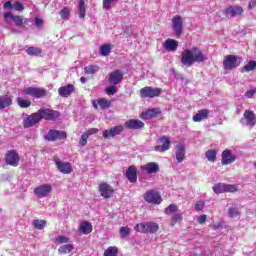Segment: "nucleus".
<instances>
[{
  "instance_id": "obj_5",
  "label": "nucleus",
  "mask_w": 256,
  "mask_h": 256,
  "mask_svg": "<svg viewBox=\"0 0 256 256\" xmlns=\"http://www.w3.org/2000/svg\"><path fill=\"white\" fill-rule=\"evenodd\" d=\"M241 65V58H237L235 55H228L224 58L223 67L226 71L237 69Z\"/></svg>"
},
{
  "instance_id": "obj_50",
  "label": "nucleus",
  "mask_w": 256,
  "mask_h": 256,
  "mask_svg": "<svg viewBox=\"0 0 256 256\" xmlns=\"http://www.w3.org/2000/svg\"><path fill=\"white\" fill-rule=\"evenodd\" d=\"M228 215L231 217V219H234V217L239 215V210L237 208H230L228 209Z\"/></svg>"
},
{
  "instance_id": "obj_47",
  "label": "nucleus",
  "mask_w": 256,
  "mask_h": 256,
  "mask_svg": "<svg viewBox=\"0 0 256 256\" xmlns=\"http://www.w3.org/2000/svg\"><path fill=\"white\" fill-rule=\"evenodd\" d=\"M27 55H41V49L35 47H29L26 50Z\"/></svg>"
},
{
  "instance_id": "obj_13",
  "label": "nucleus",
  "mask_w": 256,
  "mask_h": 256,
  "mask_svg": "<svg viewBox=\"0 0 256 256\" xmlns=\"http://www.w3.org/2000/svg\"><path fill=\"white\" fill-rule=\"evenodd\" d=\"M46 141H57L59 139H67V133L59 130H49L47 135L44 136Z\"/></svg>"
},
{
  "instance_id": "obj_19",
  "label": "nucleus",
  "mask_w": 256,
  "mask_h": 256,
  "mask_svg": "<svg viewBox=\"0 0 256 256\" xmlns=\"http://www.w3.org/2000/svg\"><path fill=\"white\" fill-rule=\"evenodd\" d=\"M161 115V109L159 108H152L148 109L145 112H142L140 117L141 119H155V117H159Z\"/></svg>"
},
{
  "instance_id": "obj_12",
  "label": "nucleus",
  "mask_w": 256,
  "mask_h": 256,
  "mask_svg": "<svg viewBox=\"0 0 256 256\" xmlns=\"http://www.w3.org/2000/svg\"><path fill=\"white\" fill-rule=\"evenodd\" d=\"M41 121V116L38 113H33L30 116L24 118L23 120V127L25 129H29L30 127H34V125H37Z\"/></svg>"
},
{
  "instance_id": "obj_30",
  "label": "nucleus",
  "mask_w": 256,
  "mask_h": 256,
  "mask_svg": "<svg viewBox=\"0 0 256 256\" xmlns=\"http://www.w3.org/2000/svg\"><path fill=\"white\" fill-rule=\"evenodd\" d=\"M225 13L230 17H237V15H241V13H243V8L239 6H230L226 8Z\"/></svg>"
},
{
  "instance_id": "obj_48",
  "label": "nucleus",
  "mask_w": 256,
  "mask_h": 256,
  "mask_svg": "<svg viewBox=\"0 0 256 256\" xmlns=\"http://www.w3.org/2000/svg\"><path fill=\"white\" fill-rule=\"evenodd\" d=\"M173 223H181L183 221V214L182 213H175L172 216Z\"/></svg>"
},
{
  "instance_id": "obj_51",
  "label": "nucleus",
  "mask_w": 256,
  "mask_h": 256,
  "mask_svg": "<svg viewBox=\"0 0 256 256\" xmlns=\"http://www.w3.org/2000/svg\"><path fill=\"white\" fill-rule=\"evenodd\" d=\"M87 139H89V136H87V134H85L84 132L79 141V144L81 145V147H85V145H87Z\"/></svg>"
},
{
  "instance_id": "obj_6",
  "label": "nucleus",
  "mask_w": 256,
  "mask_h": 256,
  "mask_svg": "<svg viewBox=\"0 0 256 256\" xmlns=\"http://www.w3.org/2000/svg\"><path fill=\"white\" fill-rule=\"evenodd\" d=\"M38 113L40 115V119H45L46 121H57V119L61 117V113H59V111L51 109H41Z\"/></svg>"
},
{
  "instance_id": "obj_62",
  "label": "nucleus",
  "mask_w": 256,
  "mask_h": 256,
  "mask_svg": "<svg viewBox=\"0 0 256 256\" xmlns=\"http://www.w3.org/2000/svg\"><path fill=\"white\" fill-rule=\"evenodd\" d=\"M80 81H81V83H87V78L81 77V78H80Z\"/></svg>"
},
{
  "instance_id": "obj_9",
  "label": "nucleus",
  "mask_w": 256,
  "mask_h": 256,
  "mask_svg": "<svg viewBox=\"0 0 256 256\" xmlns=\"http://www.w3.org/2000/svg\"><path fill=\"white\" fill-rule=\"evenodd\" d=\"M51 191H53L51 184H42L34 189V194L38 199H43V197H47Z\"/></svg>"
},
{
  "instance_id": "obj_34",
  "label": "nucleus",
  "mask_w": 256,
  "mask_h": 256,
  "mask_svg": "<svg viewBox=\"0 0 256 256\" xmlns=\"http://www.w3.org/2000/svg\"><path fill=\"white\" fill-rule=\"evenodd\" d=\"M101 68L98 65H89L84 68L87 75H94V73L99 72Z\"/></svg>"
},
{
  "instance_id": "obj_32",
  "label": "nucleus",
  "mask_w": 256,
  "mask_h": 256,
  "mask_svg": "<svg viewBox=\"0 0 256 256\" xmlns=\"http://www.w3.org/2000/svg\"><path fill=\"white\" fill-rule=\"evenodd\" d=\"M32 225L38 229L39 231L45 229V227H47V221L45 220H41V219H35L32 222Z\"/></svg>"
},
{
  "instance_id": "obj_3",
  "label": "nucleus",
  "mask_w": 256,
  "mask_h": 256,
  "mask_svg": "<svg viewBox=\"0 0 256 256\" xmlns=\"http://www.w3.org/2000/svg\"><path fill=\"white\" fill-rule=\"evenodd\" d=\"M243 127L253 128L256 125V114L252 110H245L243 117L240 119Z\"/></svg>"
},
{
  "instance_id": "obj_11",
  "label": "nucleus",
  "mask_w": 256,
  "mask_h": 256,
  "mask_svg": "<svg viewBox=\"0 0 256 256\" xmlns=\"http://www.w3.org/2000/svg\"><path fill=\"white\" fill-rule=\"evenodd\" d=\"M172 27L176 37H181L183 35V18L176 15L172 19Z\"/></svg>"
},
{
  "instance_id": "obj_33",
  "label": "nucleus",
  "mask_w": 256,
  "mask_h": 256,
  "mask_svg": "<svg viewBox=\"0 0 256 256\" xmlns=\"http://www.w3.org/2000/svg\"><path fill=\"white\" fill-rule=\"evenodd\" d=\"M205 157L208 161H210V163H215V160L217 159V151L213 149L207 150Z\"/></svg>"
},
{
  "instance_id": "obj_45",
  "label": "nucleus",
  "mask_w": 256,
  "mask_h": 256,
  "mask_svg": "<svg viewBox=\"0 0 256 256\" xmlns=\"http://www.w3.org/2000/svg\"><path fill=\"white\" fill-rule=\"evenodd\" d=\"M117 91H118L117 85H115V84L110 85V86L106 87V89H105L106 95H115V93H117Z\"/></svg>"
},
{
  "instance_id": "obj_43",
  "label": "nucleus",
  "mask_w": 256,
  "mask_h": 256,
  "mask_svg": "<svg viewBox=\"0 0 256 256\" xmlns=\"http://www.w3.org/2000/svg\"><path fill=\"white\" fill-rule=\"evenodd\" d=\"M179 207L176 204H170L164 211L165 215H171V213H177Z\"/></svg>"
},
{
  "instance_id": "obj_26",
  "label": "nucleus",
  "mask_w": 256,
  "mask_h": 256,
  "mask_svg": "<svg viewBox=\"0 0 256 256\" xmlns=\"http://www.w3.org/2000/svg\"><path fill=\"white\" fill-rule=\"evenodd\" d=\"M210 111L208 109L199 110L196 115L193 116L194 123H201V121H205V119L209 118Z\"/></svg>"
},
{
  "instance_id": "obj_49",
  "label": "nucleus",
  "mask_w": 256,
  "mask_h": 256,
  "mask_svg": "<svg viewBox=\"0 0 256 256\" xmlns=\"http://www.w3.org/2000/svg\"><path fill=\"white\" fill-rule=\"evenodd\" d=\"M12 9H14V11H24L25 10V6H23V4L21 3V2H15V3H13V8Z\"/></svg>"
},
{
  "instance_id": "obj_8",
  "label": "nucleus",
  "mask_w": 256,
  "mask_h": 256,
  "mask_svg": "<svg viewBox=\"0 0 256 256\" xmlns=\"http://www.w3.org/2000/svg\"><path fill=\"white\" fill-rule=\"evenodd\" d=\"M123 77H125L123 70L116 69L109 74L108 82L112 85H120V83H123Z\"/></svg>"
},
{
  "instance_id": "obj_22",
  "label": "nucleus",
  "mask_w": 256,
  "mask_h": 256,
  "mask_svg": "<svg viewBox=\"0 0 256 256\" xmlns=\"http://www.w3.org/2000/svg\"><path fill=\"white\" fill-rule=\"evenodd\" d=\"M121 133H123V126L118 125L111 128L110 130H105L103 132V137L104 139H109V137H115L117 135H120Z\"/></svg>"
},
{
  "instance_id": "obj_46",
  "label": "nucleus",
  "mask_w": 256,
  "mask_h": 256,
  "mask_svg": "<svg viewBox=\"0 0 256 256\" xmlns=\"http://www.w3.org/2000/svg\"><path fill=\"white\" fill-rule=\"evenodd\" d=\"M130 234H131V229L129 227L120 228V236L122 239H125Z\"/></svg>"
},
{
  "instance_id": "obj_63",
  "label": "nucleus",
  "mask_w": 256,
  "mask_h": 256,
  "mask_svg": "<svg viewBox=\"0 0 256 256\" xmlns=\"http://www.w3.org/2000/svg\"><path fill=\"white\" fill-rule=\"evenodd\" d=\"M92 105H93V107H94L95 109H97V107H98L99 104H98V102L93 101V102H92Z\"/></svg>"
},
{
  "instance_id": "obj_38",
  "label": "nucleus",
  "mask_w": 256,
  "mask_h": 256,
  "mask_svg": "<svg viewBox=\"0 0 256 256\" xmlns=\"http://www.w3.org/2000/svg\"><path fill=\"white\" fill-rule=\"evenodd\" d=\"M98 105L102 109H109L111 107V100H107L106 98L98 99Z\"/></svg>"
},
{
  "instance_id": "obj_4",
  "label": "nucleus",
  "mask_w": 256,
  "mask_h": 256,
  "mask_svg": "<svg viewBox=\"0 0 256 256\" xmlns=\"http://www.w3.org/2000/svg\"><path fill=\"white\" fill-rule=\"evenodd\" d=\"M163 93V90L161 88H153L150 86H146L142 89H140V97L142 99H153L154 97H159Z\"/></svg>"
},
{
  "instance_id": "obj_24",
  "label": "nucleus",
  "mask_w": 256,
  "mask_h": 256,
  "mask_svg": "<svg viewBox=\"0 0 256 256\" xmlns=\"http://www.w3.org/2000/svg\"><path fill=\"white\" fill-rule=\"evenodd\" d=\"M124 126L127 129H143L145 127V123H143L141 120H135V119H131L128 120L124 123Z\"/></svg>"
},
{
  "instance_id": "obj_36",
  "label": "nucleus",
  "mask_w": 256,
  "mask_h": 256,
  "mask_svg": "<svg viewBox=\"0 0 256 256\" xmlns=\"http://www.w3.org/2000/svg\"><path fill=\"white\" fill-rule=\"evenodd\" d=\"M111 44H104L100 47V55H102V57H107L109 55V53H111Z\"/></svg>"
},
{
  "instance_id": "obj_58",
  "label": "nucleus",
  "mask_w": 256,
  "mask_h": 256,
  "mask_svg": "<svg viewBox=\"0 0 256 256\" xmlns=\"http://www.w3.org/2000/svg\"><path fill=\"white\" fill-rule=\"evenodd\" d=\"M198 223L200 225H203V223H205V221H207V215L203 214V215H200L197 219Z\"/></svg>"
},
{
  "instance_id": "obj_10",
  "label": "nucleus",
  "mask_w": 256,
  "mask_h": 256,
  "mask_svg": "<svg viewBox=\"0 0 256 256\" xmlns=\"http://www.w3.org/2000/svg\"><path fill=\"white\" fill-rule=\"evenodd\" d=\"M54 162H55V165H56L58 171H60V173H64L65 175H69L70 173L73 172V168L71 167V163L63 162L58 157L54 158Z\"/></svg>"
},
{
  "instance_id": "obj_18",
  "label": "nucleus",
  "mask_w": 256,
  "mask_h": 256,
  "mask_svg": "<svg viewBox=\"0 0 256 256\" xmlns=\"http://www.w3.org/2000/svg\"><path fill=\"white\" fill-rule=\"evenodd\" d=\"M4 21H6V23H9L10 21H14L16 27H23V17L13 16L11 12L4 13Z\"/></svg>"
},
{
  "instance_id": "obj_41",
  "label": "nucleus",
  "mask_w": 256,
  "mask_h": 256,
  "mask_svg": "<svg viewBox=\"0 0 256 256\" xmlns=\"http://www.w3.org/2000/svg\"><path fill=\"white\" fill-rule=\"evenodd\" d=\"M239 186L235 184H225V193H237Z\"/></svg>"
},
{
  "instance_id": "obj_44",
  "label": "nucleus",
  "mask_w": 256,
  "mask_h": 256,
  "mask_svg": "<svg viewBox=\"0 0 256 256\" xmlns=\"http://www.w3.org/2000/svg\"><path fill=\"white\" fill-rule=\"evenodd\" d=\"M256 68V61L255 60H250L248 62V64H246L243 69L244 71H246L247 73H249V71H253Z\"/></svg>"
},
{
  "instance_id": "obj_16",
  "label": "nucleus",
  "mask_w": 256,
  "mask_h": 256,
  "mask_svg": "<svg viewBox=\"0 0 256 256\" xmlns=\"http://www.w3.org/2000/svg\"><path fill=\"white\" fill-rule=\"evenodd\" d=\"M162 145L159 146H155L154 150L158 151L159 153H164V151H169V149L171 148V140H169V138H167L166 136H162L161 138H159V140Z\"/></svg>"
},
{
  "instance_id": "obj_39",
  "label": "nucleus",
  "mask_w": 256,
  "mask_h": 256,
  "mask_svg": "<svg viewBox=\"0 0 256 256\" xmlns=\"http://www.w3.org/2000/svg\"><path fill=\"white\" fill-rule=\"evenodd\" d=\"M17 103L22 109H27V107H31V101L25 100L22 97L17 98Z\"/></svg>"
},
{
  "instance_id": "obj_17",
  "label": "nucleus",
  "mask_w": 256,
  "mask_h": 256,
  "mask_svg": "<svg viewBox=\"0 0 256 256\" xmlns=\"http://www.w3.org/2000/svg\"><path fill=\"white\" fill-rule=\"evenodd\" d=\"M19 154L15 151H8L6 154V164L11 165L12 167H17L19 165Z\"/></svg>"
},
{
  "instance_id": "obj_56",
  "label": "nucleus",
  "mask_w": 256,
  "mask_h": 256,
  "mask_svg": "<svg viewBox=\"0 0 256 256\" xmlns=\"http://www.w3.org/2000/svg\"><path fill=\"white\" fill-rule=\"evenodd\" d=\"M99 131L97 128H90L84 134H86L88 137H91V135H95Z\"/></svg>"
},
{
  "instance_id": "obj_25",
  "label": "nucleus",
  "mask_w": 256,
  "mask_h": 256,
  "mask_svg": "<svg viewBox=\"0 0 256 256\" xmlns=\"http://www.w3.org/2000/svg\"><path fill=\"white\" fill-rule=\"evenodd\" d=\"M179 47V42L175 39L168 38L164 42V49L165 51L175 52Z\"/></svg>"
},
{
  "instance_id": "obj_60",
  "label": "nucleus",
  "mask_w": 256,
  "mask_h": 256,
  "mask_svg": "<svg viewBox=\"0 0 256 256\" xmlns=\"http://www.w3.org/2000/svg\"><path fill=\"white\" fill-rule=\"evenodd\" d=\"M35 25H36V27H43V20L40 18H36Z\"/></svg>"
},
{
  "instance_id": "obj_54",
  "label": "nucleus",
  "mask_w": 256,
  "mask_h": 256,
  "mask_svg": "<svg viewBox=\"0 0 256 256\" xmlns=\"http://www.w3.org/2000/svg\"><path fill=\"white\" fill-rule=\"evenodd\" d=\"M205 207V202L203 201H198L196 204H195V210L196 211H202V209Z\"/></svg>"
},
{
  "instance_id": "obj_28",
  "label": "nucleus",
  "mask_w": 256,
  "mask_h": 256,
  "mask_svg": "<svg viewBox=\"0 0 256 256\" xmlns=\"http://www.w3.org/2000/svg\"><path fill=\"white\" fill-rule=\"evenodd\" d=\"M176 160L178 163L185 161V145L177 144L176 146Z\"/></svg>"
},
{
  "instance_id": "obj_37",
  "label": "nucleus",
  "mask_w": 256,
  "mask_h": 256,
  "mask_svg": "<svg viewBox=\"0 0 256 256\" xmlns=\"http://www.w3.org/2000/svg\"><path fill=\"white\" fill-rule=\"evenodd\" d=\"M71 251H73V245L71 244H65L58 249V253H60V255L71 253Z\"/></svg>"
},
{
  "instance_id": "obj_7",
  "label": "nucleus",
  "mask_w": 256,
  "mask_h": 256,
  "mask_svg": "<svg viewBox=\"0 0 256 256\" xmlns=\"http://www.w3.org/2000/svg\"><path fill=\"white\" fill-rule=\"evenodd\" d=\"M144 200L146 203H152V205H161L163 201L159 192L155 190H149L144 194Z\"/></svg>"
},
{
  "instance_id": "obj_59",
  "label": "nucleus",
  "mask_w": 256,
  "mask_h": 256,
  "mask_svg": "<svg viewBox=\"0 0 256 256\" xmlns=\"http://www.w3.org/2000/svg\"><path fill=\"white\" fill-rule=\"evenodd\" d=\"M3 9H13V4L11 3V1H7L6 3H4Z\"/></svg>"
},
{
  "instance_id": "obj_40",
  "label": "nucleus",
  "mask_w": 256,
  "mask_h": 256,
  "mask_svg": "<svg viewBox=\"0 0 256 256\" xmlns=\"http://www.w3.org/2000/svg\"><path fill=\"white\" fill-rule=\"evenodd\" d=\"M117 253H119V249L115 246H110L105 250L104 256H117Z\"/></svg>"
},
{
  "instance_id": "obj_23",
  "label": "nucleus",
  "mask_w": 256,
  "mask_h": 256,
  "mask_svg": "<svg viewBox=\"0 0 256 256\" xmlns=\"http://www.w3.org/2000/svg\"><path fill=\"white\" fill-rule=\"evenodd\" d=\"M75 92V86L73 84H67L58 89L60 97H70L72 93Z\"/></svg>"
},
{
  "instance_id": "obj_21",
  "label": "nucleus",
  "mask_w": 256,
  "mask_h": 256,
  "mask_svg": "<svg viewBox=\"0 0 256 256\" xmlns=\"http://www.w3.org/2000/svg\"><path fill=\"white\" fill-rule=\"evenodd\" d=\"M140 169L147 173V175H153V173L159 172V164L157 162H150L141 166Z\"/></svg>"
},
{
  "instance_id": "obj_15",
  "label": "nucleus",
  "mask_w": 256,
  "mask_h": 256,
  "mask_svg": "<svg viewBox=\"0 0 256 256\" xmlns=\"http://www.w3.org/2000/svg\"><path fill=\"white\" fill-rule=\"evenodd\" d=\"M99 193L104 199H110V197H113L114 190L111 185L103 182L99 185Z\"/></svg>"
},
{
  "instance_id": "obj_20",
  "label": "nucleus",
  "mask_w": 256,
  "mask_h": 256,
  "mask_svg": "<svg viewBox=\"0 0 256 256\" xmlns=\"http://www.w3.org/2000/svg\"><path fill=\"white\" fill-rule=\"evenodd\" d=\"M237 157L231 153V150H224L222 152V165H231V163H235Z\"/></svg>"
},
{
  "instance_id": "obj_55",
  "label": "nucleus",
  "mask_w": 256,
  "mask_h": 256,
  "mask_svg": "<svg viewBox=\"0 0 256 256\" xmlns=\"http://www.w3.org/2000/svg\"><path fill=\"white\" fill-rule=\"evenodd\" d=\"M114 0H103V8L110 9L111 5H113Z\"/></svg>"
},
{
  "instance_id": "obj_27",
  "label": "nucleus",
  "mask_w": 256,
  "mask_h": 256,
  "mask_svg": "<svg viewBox=\"0 0 256 256\" xmlns=\"http://www.w3.org/2000/svg\"><path fill=\"white\" fill-rule=\"evenodd\" d=\"M13 105V98L9 95L0 96V111L3 109H7V107H11Z\"/></svg>"
},
{
  "instance_id": "obj_35",
  "label": "nucleus",
  "mask_w": 256,
  "mask_h": 256,
  "mask_svg": "<svg viewBox=\"0 0 256 256\" xmlns=\"http://www.w3.org/2000/svg\"><path fill=\"white\" fill-rule=\"evenodd\" d=\"M78 13L80 19H85L86 10H85V0H80L78 4Z\"/></svg>"
},
{
  "instance_id": "obj_29",
  "label": "nucleus",
  "mask_w": 256,
  "mask_h": 256,
  "mask_svg": "<svg viewBox=\"0 0 256 256\" xmlns=\"http://www.w3.org/2000/svg\"><path fill=\"white\" fill-rule=\"evenodd\" d=\"M126 177L130 183L137 182V168L135 166H130L126 171Z\"/></svg>"
},
{
  "instance_id": "obj_57",
  "label": "nucleus",
  "mask_w": 256,
  "mask_h": 256,
  "mask_svg": "<svg viewBox=\"0 0 256 256\" xmlns=\"http://www.w3.org/2000/svg\"><path fill=\"white\" fill-rule=\"evenodd\" d=\"M255 93H256V88L253 89V90H248L245 93V97H247V99H251L253 97V95H255Z\"/></svg>"
},
{
  "instance_id": "obj_52",
  "label": "nucleus",
  "mask_w": 256,
  "mask_h": 256,
  "mask_svg": "<svg viewBox=\"0 0 256 256\" xmlns=\"http://www.w3.org/2000/svg\"><path fill=\"white\" fill-rule=\"evenodd\" d=\"M56 243L63 244V243H69V238L66 236H58L56 238Z\"/></svg>"
},
{
  "instance_id": "obj_31",
  "label": "nucleus",
  "mask_w": 256,
  "mask_h": 256,
  "mask_svg": "<svg viewBox=\"0 0 256 256\" xmlns=\"http://www.w3.org/2000/svg\"><path fill=\"white\" fill-rule=\"evenodd\" d=\"M79 231L83 233V235H89V233L93 231V226L88 221H84L80 224Z\"/></svg>"
},
{
  "instance_id": "obj_2",
  "label": "nucleus",
  "mask_w": 256,
  "mask_h": 256,
  "mask_svg": "<svg viewBox=\"0 0 256 256\" xmlns=\"http://www.w3.org/2000/svg\"><path fill=\"white\" fill-rule=\"evenodd\" d=\"M135 231H138V233H157L159 231V224L155 222H142L139 224H136Z\"/></svg>"
},
{
  "instance_id": "obj_61",
  "label": "nucleus",
  "mask_w": 256,
  "mask_h": 256,
  "mask_svg": "<svg viewBox=\"0 0 256 256\" xmlns=\"http://www.w3.org/2000/svg\"><path fill=\"white\" fill-rule=\"evenodd\" d=\"M256 7V0H250L249 5H248V9H255Z\"/></svg>"
},
{
  "instance_id": "obj_42",
  "label": "nucleus",
  "mask_w": 256,
  "mask_h": 256,
  "mask_svg": "<svg viewBox=\"0 0 256 256\" xmlns=\"http://www.w3.org/2000/svg\"><path fill=\"white\" fill-rule=\"evenodd\" d=\"M214 193L221 194L225 193V183H217L213 186Z\"/></svg>"
},
{
  "instance_id": "obj_53",
  "label": "nucleus",
  "mask_w": 256,
  "mask_h": 256,
  "mask_svg": "<svg viewBox=\"0 0 256 256\" xmlns=\"http://www.w3.org/2000/svg\"><path fill=\"white\" fill-rule=\"evenodd\" d=\"M60 16L62 19H69V9L64 8L60 11Z\"/></svg>"
},
{
  "instance_id": "obj_1",
  "label": "nucleus",
  "mask_w": 256,
  "mask_h": 256,
  "mask_svg": "<svg viewBox=\"0 0 256 256\" xmlns=\"http://www.w3.org/2000/svg\"><path fill=\"white\" fill-rule=\"evenodd\" d=\"M181 55V63L185 67H192L194 63H203V61L207 60V57H205L203 52L197 47L185 49L182 51Z\"/></svg>"
},
{
  "instance_id": "obj_14",
  "label": "nucleus",
  "mask_w": 256,
  "mask_h": 256,
  "mask_svg": "<svg viewBox=\"0 0 256 256\" xmlns=\"http://www.w3.org/2000/svg\"><path fill=\"white\" fill-rule=\"evenodd\" d=\"M23 93L25 95H29L30 97H34L35 99H40V97H45V90L42 88L27 87V88H24Z\"/></svg>"
}]
</instances>
